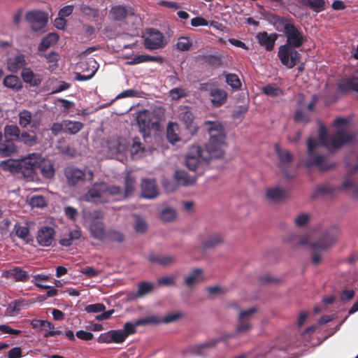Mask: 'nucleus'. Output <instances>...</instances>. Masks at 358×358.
Listing matches in <instances>:
<instances>
[{
  "instance_id": "6ab92c4d",
  "label": "nucleus",
  "mask_w": 358,
  "mask_h": 358,
  "mask_svg": "<svg viewBox=\"0 0 358 358\" xmlns=\"http://www.w3.org/2000/svg\"><path fill=\"white\" fill-rule=\"evenodd\" d=\"M21 76L24 83L32 87H38L43 80L41 75L34 73L30 68H23Z\"/></svg>"
},
{
  "instance_id": "4be33fe9",
  "label": "nucleus",
  "mask_w": 358,
  "mask_h": 358,
  "mask_svg": "<svg viewBox=\"0 0 358 358\" xmlns=\"http://www.w3.org/2000/svg\"><path fill=\"white\" fill-rule=\"evenodd\" d=\"M289 192L285 188L279 186L271 187L266 191V197L272 201H280L286 199Z\"/></svg>"
},
{
  "instance_id": "8fccbe9b",
  "label": "nucleus",
  "mask_w": 358,
  "mask_h": 358,
  "mask_svg": "<svg viewBox=\"0 0 358 358\" xmlns=\"http://www.w3.org/2000/svg\"><path fill=\"white\" fill-rule=\"evenodd\" d=\"M262 92L267 96L276 97L282 94V90L275 84H268L262 88Z\"/></svg>"
},
{
  "instance_id": "f704fd0d",
  "label": "nucleus",
  "mask_w": 358,
  "mask_h": 358,
  "mask_svg": "<svg viewBox=\"0 0 358 358\" xmlns=\"http://www.w3.org/2000/svg\"><path fill=\"white\" fill-rule=\"evenodd\" d=\"M163 59L161 57L151 56L148 55H140L134 57L131 61L127 62V64L135 65L143 62H158L162 63Z\"/></svg>"
},
{
  "instance_id": "f257e3e1",
  "label": "nucleus",
  "mask_w": 358,
  "mask_h": 358,
  "mask_svg": "<svg viewBox=\"0 0 358 358\" xmlns=\"http://www.w3.org/2000/svg\"><path fill=\"white\" fill-rule=\"evenodd\" d=\"M135 189V177L128 173L125 176L124 192L120 187L108 185L105 182L95 183L82 196V200L87 202L105 203L110 200H120L131 195Z\"/></svg>"
},
{
  "instance_id": "f8f14e48",
  "label": "nucleus",
  "mask_w": 358,
  "mask_h": 358,
  "mask_svg": "<svg viewBox=\"0 0 358 358\" xmlns=\"http://www.w3.org/2000/svg\"><path fill=\"white\" fill-rule=\"evenodd\" d=\"M217 158H183V163L192 171L201 174L209 166L213 159Z\"/></svg>"
},
{
  "instance_id": "4c0bfd02",
  "label": "nucleus",
  "mask_w": 358,
  "mask_h": 358,
  "mask_svg": "<svg viewBox=\"0 0 358 358\" xmlns=\"http://www.w3.org/2000/svg\"><path fill=\"white\" fill-rule=\"evenodd\" d=\"M81 231L80 229H73L60 239L59 243L63 246H70L73 241L78 240L81 237Z\"/></svg>"
},
{
  "instance_id": "aec40b11",
  "label": "nucleus",
  "mask_w": 358,
  "mask_h": 358,
  "mask_svg": "<svg viewBox=\"0 0 358 358\" xmlns=\"http://www.w3.org/2000/svg\"><path fill=\"white\" fill-rule=\"evenodd\" d=\"M180 120L184 123L186 129L190 134H194L198 131L199 127L194 122V116L189 110H185L180 113Z\"/></svg>"
},
{
  "instance_id": "20e7f679",
  "label": "nucleus",
  "mask_w": 358,
  "mask_h": 358,
  "mask_svg": "<svg viewBox=\"0 0 358 358\" xmlns=\"http://www.w3.org/2000/svg\"><path fill=\"white\" fill-rule=\"evenodd\" d=\"M207 130L210 136L208 143L206 145V151L210 157H223V148L226 146V134L224 127L218 122L206 121Z\"/></svg>"
},
{
  "instance_id": "ddd939ff",
  "label": "nucleus",
  "mask_w": 358,
  "mask_h": 358,
  "mask_svg": "<svg viewBox=\"0 0 358 358\" xmlns=\"http://www.w3.org/2000/svg\"><path fill=\"white\" fill-rule=\"evenodd\" d=\"M164 40V37L159 31L151 29L148 36L145 38L144 46L150 50H157L166 45Z\"/></svg>"
},
{
  "instance_id": "0eeeda50",
  "label": "nucleus",
  "mask_w": 358,
  "mask_h": 358,
  "mask_svg": "<svg viewBox=\"0 0 358 358\" xmlns=\"http://www.w3.org/2000/svg\"><path fill=\"white\" fill-rule=\"evenodd\" d=\"M64 175L69 186L80 185L85 181L91 182L94 178V173L90 169L81 170L71 166L66 168Z\"/></svg>"
},
{
  "instance_id": "c03bdc74",
  "label": "nucleus",
  "mask_w": 358,
  "mask_h": 358,
  "mask_svg": "<svg viewBox=\"0 0 358 358\" xmlns=\"http://www.w3.org/2000/svg\"><path fill=\"white\" fill-rule=\"evenodd\" d=\"M303 5L310 7L317 13H320L325 9L324 0H301Z\"/></svg>"
},
{
  "instance_id": "4468645a",
  "label": "nucleus",
  "mask_w": 358,
  "mask_h": 358,
  "mask_svg": "<svg viewBox=\"0 0 358 358\" xmlns=\"http://www.w3.org/2000/svg\"><path fill=\"white\" fill-rule=\"evenodd\" d=\"M308 169H317L319 171H327L335 166L336 164L332 158H307L305 162Z\"/></svg>"
},
{
  "instance_id": "6e6552de",
  "label": "nucleus",
  "mask_w": 358,
  "mask_h": 358,
  "mask_svg": "<svg viewBox=\"0 0 358 358\" xmlns=\"http://www.w3.org/2000/svg\"><path fill=\"white\" fill-rule=\"evenodd\" d=\"M29 158H8L1 162L0 167L5 171L12 173H22L24 174L25 171H29L33 169L31 163L27 160Z\"/></svg>"
},
{
  "instance_id": "0e129e2a",
  "label": "nucleus",
  "mask_w": 358,
  "mask_h": 358,
  "mask_svg": "<svg viewBox=\"0 0 358 358\" xmlns=\"http://www.w3.org/2000/svg\"><path fill=\"white\" fill-rule=\"evenodd\" d=\"M320 145H322L320 140L316 139L315 138H308L307 140V148L308 152L310 154V157H313V155L315 152V150Z\"/></svg>"
},
{
  "instance_id": "7ed1b4c3",
  "label": "nucleus",
  "mask_w": 358,
  "mask_h": 358,
  "mask_svg": "<svg viewBox=\"0 0 358 358\" xmlns=\"http://www.w3.org/2000/svg\"><path fill=\"white\" fill-rule=\"evenodd\" d=\"M287 43L278 48V57L280 62L289 69L296 65L301 59V54L296 50L306 41V36L293 25L285 34Z\"/></svg>"
},
{
  "instance_id": "a18cd8bd",
  "label": "nucleus",
  "mask_w": 358,
  "mask_h": 358,
  "mask_svg": "<svg viewBox=\"0 0 358 358\" xmlns=\"http://www.w3.org/2000/svg\"><path fill=\"white\" fill-rule=\"evenodd\" d=\"M38 138L36 134H30L27 131H22L18 139V141L24 143L28 147H32L37 143Z\"/></svg>"
},
{
  "instance_id": "58836bf2",
  "label": "nucleus",
  "mask_w": 358,
  "mask_h": 358,
  "mask_svg": "<svg viewBox=\"0 0 358 358\" xmlns=\"http://www.w3.org/2000/svg\"><path fill=\"white\" fill-rule=\"evenodd\" d=\"M223 241V237L220 234H212L202 242L203 248L208 249L220 245Z\"/></svg>"
},
{
  "instance_id": "a878e982",
  "label": "nucleus",
  "mask_w": 358,
  "mask_h": 358,
  "mask_svg": "<svg viewBox=\"0 0 358 358\" xmlns=\"http://www.w3.org/2000/svg\"><path fill=\"white\" fill-rule=\"evenodd\" d=\"M257 311V308L253 307L248 310L241 311L239 315V325L238 331L239 332L245 331L250 329V325L248 322L251 316Z\"/></svg>"
},
{
  "instance_id": "7c9ffc66",
  "label": "nucleus",
  "mask_w": 358,
  "mask_h": 358,
  "mask_svg": "<svg viewBox=\"0 0 358 358\" xmlns=\"http://www.w3.org/2000/svg\"><path fill=\"white\" fill-rule=\"evenodd\" d=\"M5 274L7 278L15 281L25 282L29 279L28 273L19 267L10 269L6 271Z\"/></svg>"
},
{
  "instance_id": "9d476101",
  "label": "nucleus",
  "mask_w": 358,
  "mask_h": 358,
  "mask_svg": "<svg viewBox=\"0 0 358 358\" xmlns=\"http://www.w3.org/2000/svg\"><path fill=\"white\" fill-rule=\"evenodd\" d=\"M266 18L276 31L284 34L294 25V19L290 17H282L277 14L270 13L267 15Z\"/></svg>"
},
{
  "instance_id": "cd10ccee",
  "label": "nucleus",
  "mask_w": 358,
  "mask_h": 358,
  "mask_svg": "<svg viewBox=\"0 0 358 358\" xmlns=\"http://www.w3.org/2000/svg\"><path fill=\"white\" fill-rule=\"evenodd\" d=\"M108 148L113 154H123L127 150L126 140L122 138L111 139L108 142Z\"/></svg>"
},
{
  "instance_id": "b1692460",
  "label": "nucleus",
  "mask_w": 358,
  "mask_h": 358,
  "mask_svg": "<svg viewBox=\"0 0 358 358\" xmlns=\"http://www.w3.org/2000/svg\"><path fill=\"white\" fill-rule=\"evenodd\" d=\"M210 96L212 97V105L215 107H220L226 103L228 94L225 90L214 87L210 90Z\"/></svg>"
},
{
  "instance_id": "72a5a7b5",
  "label": "nucleus",
  "mask_w": 358,
  "mask_h": 358,
  "mask_svg": "<svg viewBox=\"0 0 358 358\" xmlns=\"http://www.w3.org/2000/svg\"><path fill=\"white\" fill-rule=\"evenodd\" d=\"M110 14L113 19L117 21L124 20L129 14H133L127 7L118 5L112 7Z\"/></svg>"
},
{
  "instance_id": "de8ad7c7",
  "label": "nucleus",
  "mask_w": 358,
  "mask_h": 358,
  "mask_svg": "<svg viewBox=\"0 0 358 358\" xmlns=\"http://www.w3.org/2000/svg\"><path fill=\"white\" fill-rule=\"evenodd\" d=\"M159 217L165 222H171L176 219L177 213L174 208L166 207L161 210Z\"/></svg>"
},
{
  "instance_id": "423d86ee",
  "label": "nucleus",
  "mask_w": 358,
  "mask_h": 358,
  "mask_svg": "<svg viewBox=\"0 0 358 358\" xmlns=\"http://www.w3.org/2000/svg\"><path fill=\"white\" fill-rule=\"evenodd\" d=\"M21 133L19 127L15 124H6L4 127L3 136L6 139L0 145L1 155L7 157L17 152L15 141H18Z\"/></svg>"
},
{
  "instance_id": "5fc2aeb1",
  "label": "nucleus",
  "mask_w": 358,
  "mask_h": 358,
  "mask_svg": "<svg viewBox=\"0 0 358 358\" xmlns=\"http://www.w3.org/2000/svg\"><path fill=\"white\" fill-rule=\"evenodd\" d=\"M134 217L135 218L134 223L135 231L138 234L144 233L147 229V223L145 220L137 215H134Z\"/></svg>"
},
{
  "instance_id": "864d4df0",
  "label": "nucleus",
  "mask_w": 358,
  "mask_h": 358,
  "mask_svg": "<svg viewBox=\"0 0 358 358\" xmlns=\"http://www.w3.org/2000/svg\"><path fill=\"white\" fill-rule=\"evenodd\" d=\"M124 240V235L121 232L116 230H110L107 231L105 242L122 243Z\"/></svg>"
},
{
  "instance_id": "c9c22d12",
  "label": "nucleus",
  "mask_w": 358,
  "mask_h": 358,
  "mask_svg": "<svg viewBox=\"0 0 358 358\" xmlns=\"http://www.w3.org/2000/svg\"><path fill=\"white\" fill-rule=\"evenodd\" d=\"M279 166L285 176L287 178H292L294 174V168L292 164V158H280Z\"/></svg>"
},
{
  "instance_id": "603ef678",
  "label": "nucleus",
  "mask_w": 358,
  "mask_h": 358,
  "mask_svg": "<svg viewBox=\"0 0 358 358\" xmlns=\"http://www.w3.org/2000/svg\"><path fill=\"white\" fill-rule=\"evenodd\" d=\"M334 190L335 189L333 187L327 184H323L316 187L313 196L317 197L320 195H330L334 193Z\"/></svg>"
},
{
  "instance_id": "5701e85b",
  "label": "nucleus",
  "mask_w": 358,
  "mask_h": 358,
  "mask_svg": "<svg viewBox=\"0 0 358 358\" xmlns=\"http://www.w3.org/2000/svg\"><path fill=\"white\" fill-rule=\"evenodd\" d=\"M26 65L25 57L22 53H18L13 57L8 59L7 66L8 71L16 73Z\"/></svg>"
},
{
  "instance_id": "774afa93",
  "label": "nucleus",
  "mask_w": 358,
  "mask_h": 358,
  "mask_svg": "<svg viewBox=\"0 0 358 358\" xmlns=\"http://www.w3.org/2000/svg\"><path fill=\"white\" fill-rule=\"evenodd\" d=\"M32 207L43 208L45 206V200L43 196H34L30 199Z\"/></svg>"
},
{
  "instance_id": "ea45409f",
  "label": "nucleus",
  "mask_w": 358,
  "mask_h": 358,
  "mask_svg": "<svg viewBox=\"0 0 358 358\" xmlns=\"http://www.w3.org/2000/svg\"><path fill=\"white\" fill-rule=\"evenodd\" d=\"M59 40V36L55 33L48 34L44 37L38 45L40 51L46 50L52 45L55 44Z\"/></svg>"
},
{
  "instance_id": "37998d69",
  "label": "nucleus",
  "mask_w": 358,
  "mask_h": 358,
  "mask_svg": "<svg viewBox=\"0 0 358 358\" xmlns=\"http://www.w3.org/2000/svg\"><path fill=\"white\" fill-rule=\"evenodd\" d=\"M178 130V127L176 123H169L166 129V138L168 141L172 144H175L180 140V137L177 133Z\"/></svg>"
},
{
  "instance_id": "f03ea898",
  "label": "nucleus",
  "mask_w": 358,
  "mask_h": 358,
  "mask_svg": "<svg viewBox=\"0 0 358 358\" xmlns=\"http://www.w3.org/2000/svg\"><path fill=\"white\" fill-rule=\"evenodd\" d=\"M348 123L349 121L346 118H336L334 121V126L337 127V131L331 136L328 134L325 126L320 124L318 138L321 145L333 152L344 145L352 143L356 138V134L341 128V126H346Z\"/></svg>"
},
{
  "instance_id": "9b49d317",
  "label": "nucleus",
  "mask_w": 358,
  "mask_h": 358,
  "mask_svg": "<svg viewBox=\"0 0 358 358\" xmlns=\"http://www.w3.org/2000/svg\"><path fill=\"white\" fill-rule=\"evenodd\" d=\"M55 230L50 226L41 227L36 234V239L42 247H49L55 241Z\"/></svg>"
},
{
  "instance_id": "a211bd4d",
  "label": "nucleus",
  "mask_w": 358,
  "mask_h": 358,
  "mask_svg": "<svg viewBox=\"0 0 358 358\" xmlns=\"http://www.w3.org/2000/svg\"><path fill=\"white\" fill-rule=\"evenodd\" d=\"M204 280L203 271L196 268L184 276V283L186 286L192 287Z\"/></svg>"
},
{
  "instance_id": "e433bc0d",
  "label": "nucleus",
  "mask_w": 358,
  "mask_h": 358,
  "mask_svg": "<svg viewBox=\"0 0 358 358\" xmlns=\"http://www.w3.org/2000/svg\"><path fill=\"white\" fill-rule=\"evenodd\" d=\"M65 133L70 135L78 134L84 127V124L78 121L64 120Z\"/></svg>"
},
{
  "instance_id": "39448f33",
  "label": "nucleus",
  "mask_w": 358,
  "mask_h": 358,
  "mask_svg": "<svg viewBox=\"0 0 358 358\" xmlns=\"http://www.w3.org/2000/svg\"><path fill=\"white\" fill-rule=\"evenodd\" d=\"M338 236V229L336 227H332L326 229L317 241L311 243L313 249L312 260L314 264L320 263L321 256L319 253L331 247L337 241Z\"/></svg>"
},
{
  "instance_id": "79ce46f5",
  "label": "nucleus",
  "mask_w": 358,
  "mask_h": 358,
  "mask_svg": "<svg viewBox=\"0 0 358 358\" xmlns=\"http://www.w3.org/2000/svg\"><path fill=\"white\" fill-rule=\"evenodd\" d=\"M48 278H49L48 275H38L35 278L36 285L41 288L48 289V291L46 293V295L48 297L55 296L57 294V290L55 288H54L52 286H50V285L40 283L41 281L48 280Z\"/></svg>"
},
{
  "instance_id": "bb28decb",
  "label": "nucleus",
  "mask_w": 358,
  "mask_h": 358,
  "mask_svg": "<svg viewBox=\"0 0 358 358\" xmlns=\"http://www.w3.org/2000/svg\"><path fill=\"white\" fill-rule=\"evenodd\" d=\"M215 342H206L201 344L190 345L183 352L185 355H203L206 350L215 345Z\"/></svg>"
},
{
  "instance_id": "2f4dec72",
  "label": "nucleus",
  "mask_w": 358,
  "mask_h": 358,
  "mask_svg": "<svg viewBox=\"0 0 358 358\" xmlns=\"http://www.w3.org/2000/svg\"><path fill=\"white\" fill-rule=\"evenodd\" d=\"M199 59L203 64L213 67H218L222 64V58L219 53L200 55Z\"/></svg>"
},
{
  "instance_id": "338daca9",
  "label": "nucleus",
  "mask_w": 358,
  "mask_h": 358,
  "mask_svg": "<svg viewBox=\"0 0 358 358\" xmlns=\"http://www.w3.org/2000/svg\"><path fill=\"white\" fill-rule=\"evenodd\" d=\"M204 150L199 145H192L189 147V152L186 157H203Z\"/></svg>"
},
{
  "instance_id": "c85d7f7f",
  "label": "nucleus",
  "mask_w": 358,
  "mask_h": 358,
  "mask_svg": "<svg viewBox=\"0 0 358 358\" xmlns=\"http://www.w3.org/2000/svg\"><path fill=\"white\" fill-rule=\"evenodd\" d=\"M41 174L46 178H52L55 175L53 163L48 158H42L39 162Z\"/></svg>"
},
{
  "instance_id": "4d7b16f0",
  "label": "nucleus",
  "mask_w": 358,
  "mask_h": 358,
  "mask_svg": "<svg viewBox=\"0 0 358 358\" xmlns=\"http://www.w3.org/2000/svg\"><path fill=\"white\" fill-rule=\"evenodd\" d=\"M192 45V40L189 37L181 36L178 39L176 47L182 51L189 50Z\"/></svg>"
},
{
  "instance_id": "bf43d9fd",
  "label": "nucleus",
  "mask_w": 358,
  "mask_h": 358,
  "mask_svg": "<svg viewBox=\"0 0 358 358\" xmlns=\"http://www.w3.org/2000/svg\"><path fill=\"white\" fill-rule=\"evenodd\" d=\"M85 310L88 313H99L106 310V306L101 303L90 304L85 306Z\"/></svg>"
},
{
  "instance_id": "680f3d73",
  "label": "nucleus",
  "mask_w": 358,
  "mask_h": 358,
  "mask_svg": "<svg viewBox=\"0 0 358 358\" xmlns=\"http://www.w3.org/2000/svg\"><path fill=\"white\" fill-rule=\"evenodd\" d=\"M113 343H122L126 340V336L121 329L110 330Z\"/></svg>"
},
{
  "instance_id": "412c9836",
  "label": "nucleus",
  "mask_w": 358,
  "mask_h": 358,
  "mask_svg": "<svg viewBox=\"0 0 358 358\" xmlns=\"http://www.w3.org/2000/svg\"><path fill=\"white\" fill-rule=\"evenodd\" d=\"M174 179L178 185L190 187L196 184V178L190 176L185 171L178 170L174 173Z\"/></svg>"
},
{
  "instance_id": "69168bd1",
  "label": "nucleus",
  "mask_w": 358,
  "mask_h": 358,
  "mask_svg": "<svg viewBox=\"0 0 358 358\" xmlns=\"http://www.w3.org/2000/svg\"><path fill=\"white\" fill-rule=\"evenodd\" d=\"M16 235L26 242L30 240L29 229L27 227H18L16 229Z\"/></svg>"
},
{
  "instance_id": "6e6d98bb",
  "label": "nucleus",
  "mask_w": 358,
  "mask_h": 358,
  "mask_svg": "<svg viewBox=\"0 0 358 358\" xmlns=\"http://www.w3.org/2000/svg\"><path fill=\"white\" fill-rule=\"evenodd\" d=\"M159 323H162V319L157 315H150L146 317L137 320V324H141V326L157 324Z\"/></svg>"
},
{
  "instance_id": "1a4fd4ad",
  "label": "nucleus",
  "mask_w": 358,
  "mask_h": 358,
  "mask_svg": "<svg viewBox=\"0 0 358 358\" xmlns=\"http://www.w3.org/2000/svg\"><path fill=\"white\" fill-rule=\"evenodd\" d=\"M26 20L31 24V29L35 31L43 29L48 20V14L41 10H31L25 15Z\"/></svg>"
},
{
  "instance_id": "393cba45",
  "label": "nucleus",
  "mask_w": 358,
  "mask_h": 358,
  "mask_svg": "<svg viewBox=\"0 0 358 358\" xmlns=\"http://www.w3.org/2000/svg\"><path fill=\"white\" fill-rule=\"evenodd\" d=\"M338 89L341 93L355 91L358 93V76H351L338 84Z\"/></svg>"
},
{
  "instance_id": "f3484780",
  "label": "nucleus",
  "mask_w": 358,
  "mask_h": 358,
  "mask_svg": "<svg viewBox=\"0 0 358 358\" xmlns=\"http://www.w3.org/2000/svg\"><path fill=\"white\" fill-rule=\"evenodd\" d=\"M141 196L143 198L152 199L158 196L156 180L155 179H143L141 183Z\"/></svg>"
},
{
  "instance_id": "2eb2a0df",
  "label": "nucleus",
  "mask_w": 358,
  "mask_h": 358,
  "mask_svg": "<svg viewBox=\"0 0 358 358\" xmlns=\"http://www.w3.org/2000/svg\"><path fill=\"white\" fill-rule=\"evenodd\" d=\"M90 235L94 239L102 242L106 241L107 231L104 224L99 220H93L88 227Z\"/></svg>"
},
{
  "instance_id": "052dcab7",
  "label": "nucleus",
  "mask_w": 358,
  "mask_h": 358,
  "mask_svg": "<svg viewBox=\"0 0 358 358\" xmlns=\"http://www.w3.org/2000/svg\"><path fill=\"white\" fill-rule=\"evenodd\" d=\"M310 220V215L306 213L299 214L294 219V224L296 227L305 226Z\"/></svg>"
},
{
  "instance_id": "13d9d810",
  "label": "nucleus",
  "mask_w": 358,
  "mask_h": 358,
  "mask_svg": "<svg viewBox=\"0 0 358 358\" xmlns=\"http://www.w3.org/2000/svg\"><path fill=\"white\" fill-rule=\"evenodd\" d=\"M138 326L141 325L137 324V320H136L134 322H128L124 324L123 329L121 330L125 335L126 338H127L129 336L136 333V327Z\"/></svg>"
},
{
  "instance_id": "dca6fc26",
  "label": "nucleus",
  "mask_w": 358,
  "mask_h": 358,
  "mask_svg": "<svg viewBox=\"0 0 358 358\" xmlns=\"http://www.w3.org/2000/svg\"><path fill=\"white\" fill-rule=\"evenodd\" d=\"M278 38V34L272 33L269 34L265 31L258 33L256 36L258 43L267 51H271L273 49Z\"/></svg>"
},
{
  "instance_id": "09e8293b",
  "label": "nucleus",
  "mask_w": 358,
  "mask_h": 358,
  "mask_svg": "<svg viewBox=\"0 0 358 358\" xmlns=\"http://www.w3.org/2000/svg\"><path fill=\"white\" fill-rule=\"evenodd\" d=\"M145 150V148L142 143L141 142V139L139 137H135L132 139V143L129 148V152L133 157L134 155H139L143 152Z\"/></svg>"
},
{
  "instance_id": "a19ab883",
  "label": "nucleus",
  "mask_w": 358,
  "mask_h": 358,
  "mask_svg": "<svg viewBox=\"0 0 358 358\" xmlns=\"http://www.w3.org/2000/svg\"><path fill=\"white\" fill-rule=\"evenodd\" d=\"M150 262L159 264L162 266H166L173 264L176 257L174 255H166L164 257H159L157 255H150L148 257Z\"/></svg>"
},
{
  "instance_id": "473e14b6",
  "label": "nucleus",
  "mask_w": 358,
  "mask_h": 358,
  "mask_svg": "<svg viewBox=\"0 0 358 358\" xmlns=\"http://www.w3.org/2000/svg\"><path fill=\"white\" fill-rule=\"evenodd\" d=\"M3 85L15 92H18L22 87V83L17 76L9 75L4 78Z\"/></svg>"
},
{
  "instance_id": "3c124183",
  "label": "nucleus",
  "mask_w": 358,
  "mask_h": 358,
  "mask_svg": "<svg viewBox=\"0 0 358 358\" xmlns=\"http://www.w3.org/2000/svg\"><path fill=\"white\" fill-rule=\"evenodd\" d=\"M226 83L235 90H239L241 87V83L237 75L235 73H226Z\"/></svg>"
},
{
  "instance_id": "49530a36",
  "label": "nucleus",
  "mask_w": 358,
  "mask_h": 358,
  "mask_svg": "<svg viewBox=\"0 0 358 358\" xmlns=\"http://www.w3.org/2000/svg\"><path fill=\"white\" fill-rule=\"evenodd\" d=\"M154 289V284L151 282L144 281L138 284V290L136 293V297L141 298Z\"/></svg>"
},
{
  "instance_id": "e2e57ef3",
  "label": "nucleus",
  "mask_w": 358,
  "mask_h": 358,
  "mask_svg": "<svg viewBox=\"0 0 358 358\" xmlns=\"http://www.w3.org/2000/svg\"><path fill=\"white\" fill-rule=\"evenodd\" d=\"M169 94L173 100H178L187 96L186 90L181 87L173 88L170 90Z\"/></svg>"
},
{
  "instance_id": "c756f323",
  "label": "nucleus",
  "mask_w": 358,
  "mask_h": 358,
  "mask_svg": "<svg viewBox=\"0 0 358 358\" xmlns=\"http://www.w3.org/2000/svg\"><path fill=\"white\" fill-rule=\"evenodd\" d=\"M31 123V127L36 129L38 124L36 121L32 122V114L28 110H22L19 113V124L22 128H27Z\"/></svg>"
}]
</instances>
